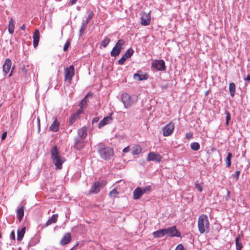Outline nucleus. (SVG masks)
Instances as JSON below:
<instances>
[{
    "label": "nucleus",
    "instance_id": "17",
    "mask_svg": "<svg viewBox=\"0 0 250 250\" xmlns=\"http://www.w3.org/2000/svg\"><path fill=\"white\" fill-rule=\"evenodd\" d=\"M112 114L111 113V115ZM113 119L111 117V115L108 116L107 117H104L103 120H102L99 123L98 125V127L99 128H102V127L104 126V125H108L111 123Z\"/></svg>",
    "mask_w": 250,
    "mask_h": 250
},
{
    "label": "nucleus",
    "instance_id": "41",
    "mask_svg": "<svg viewBox=\"0 0 250 250\" xmlns=\"http://www.w3.org/2000/svg\"><path fill=\"white\" fill-rule=\"evenodd\" d=\"M195 187L199 192H201L203 190L202 186L199 183H195Z\"/></svg>",
    "mask_w": 250,
    "mask_h": 250
},
{
    "label": "nucleus",
    "instance_id": "47",
    "mask_svg": "<svg viewBox=\"0 0 250 250\" xmlns=\"http://www.w3.org/2000/svg\"><path fill=\"white\" fill-rule=\"evenodd\" d=\"M37 122H38V132H40V129H41V124H40V119L39 117L37 118Z\"/></svg>",
    "mask_w": 250,
    "mask_h": 250
},
{
    "label": "nucleus",
    "instance_id": "2",
    "mask_svg": "<svg viewBox=\"0 0 250 250\" xmlns=\"http://www.w3.org/2000/svg\"><path fill=\"white\" fill-rule=\"evenodd\" d=\"M198 228L200 233H208L209 230V222L207 215L202 214L198 218Z\"/></svg>",
    "mask_w": 250,
    "mask_h": 250
},
{
    "label": "nucleus",
    "instance_id": "7",
    "mask_svg": "<svg viewBox=\"0 0 250 250\" xmlns=\"http://www.w3.org/2000/svg\"><path fill=\"white\" fill-rule=\"evenodd\" d=\"M151 66L158 71H165L166 69L165 62L163 60H155L153 61Z\"/></svg>",
    "mask_w": 250,
    "mask_h": 250
},
{
    "label": "nucleus",
    "instance_id": "35",
    "mask_svg": "<svg viewBox=\"0 0 250 250\" xmlns=\"http://www.w3.org/2000/svg\"><path fill=\"white\" fill-rule=\"evenodd\" d=\"M235 244L236 246V249L237 250H241L243 248L242 244L239 241V238L237 237L235 239Z\"/></svg>",
    "mask_w": 250,
    "mask_h": 250
},
{
    "label": "nucleus",
    "instance_id": "32",
    "mask_svg": "<svg viewBox=\"0 0 250 250\" xmlns=\"http://www.w3.org/2000/svg\"><path fill=\"white\" fill-rule=\"evenodd\" d=\"M110 39L108 37H105L104 40L102 42L101 46L105 48L107 46L108 44L110 42Z\"/></svg>",
    "mask_w": 250,
    "mask_h": 250
},
{
    "label": "nucleus",
    "instance_id": "27",
    "mask_svg": "<svg viewBox=\"0 0 250 250\" xmlns=\"http://www.w3.org/2000/svg\"><path fill=\"white\" fill-rule=\"evenodd\" d=\"M153 235L156 238H160L166 235L165 229H161L153 232Z\"/></svg>",
    "mask_w": 250,
    "mask_h": 250
},
{
    "label": "nucleus",
    "instance_id": "34",
    "mask_svg": "<svg viewBox=\"0 0 250 250\" xmlns=\"http://www.w3.org/2000/svg\"><path fill=\"white\" fill-rule=\"evenodd\" d=\"M190 147L192 150L197 151L200 148V145L198 143L194 142L191 144Z\"/></svg>",
    "mask_w": 250,
    "mask_h": 250
},
{
    "label": "nucleus",
    "instance_id": "52",
    "mask_svg": "<svg viewBox=\"0 0 250 250\" xmlns=\"http://www.w3.org/2000/svg\"><path fill=\"white\" fill-rule=\"evenodd\" d=\"M246 81H250V74L247 75L246 78L245 79Z\"/></svg>",
    "mask_w": 250,
    "mask_h": 250
},
{
    "label": "nucleus",
    "instance_id": "31",
    "mask_svg": "<svg viewBox=\"0 0 250 250\" xmlns=\"http://www.w3.org/2000/svg\"><path fill=\"white\" fill-rule=\"evenodd\" d=\"M231 157H232L231 153L230 152H229L228 154V156L225 159V162L226 163L227 167H230L231 166L230 159H231Z\"/></svg>",
    "mask_w": 250,
    "mask_h": 250
},
{
    "label": "nucleus",
    "instance_id": "19",
    "mask_svg": "<svg viewBox=\"0 0 250 250\" xmlns=\"http://www.w3.org/2000/svg\"><path fill=\"white\" fill-rule=\"evenodd\" d=\"M140 73H141V71H138V73H135L133 76V79L139 81L146 80L148 79V76L147 74H143Z\"/></svg>",
    "mask_w": 250,
    "mask_h": 250
},
{
    "label": "nucleus",
    "instance_id": "37",
    "mask_svg": "<svg viewBox=\"0 0 250 250\" xmlns=\"http://www.w3.org/2000/svg\"><path fill=\"white\" fill-rule=\"evenodd\" d=\"M226 115V124L227 126H228L229 125V122L231 119V116L230 114L229 111H226L225 112Z\"/></svg>",
    "mask_w": 250,
    "mask_h": 250
},
{
    "label": "nucleus",
    "instance_id": "8",
    "mask_svg": "<svg viewBox=\"0 0 250 250\" xmlns=\"http://www.w3.org/2000/svg\"><path fill=\"white\" fill-rule=\"evenodd\" d=\"M74 75V67L71 65L64 70V80L68 81L70 83Z\"/></svg>",
    "mask_w": 250,
    "mask_h": 250
},
{
    "label": "nucleus",
    "instance_id": "11",
    "mask_svg": "<svg viewBox=\"0 0 250 250\" xmlns=\"http://www.w3.org/2000/svg\"><path fill=\"white\" fill-rule=\"evenodd\" d=\"M166 235L169 237L180 236V234L179 233L175 227L173 226L169 227L167 229H165Z\"/></svg>",
    "mask_w": 250,
    "mask_h": 250
},
{
    "label": "nucleus",
    "instance_id": "48",
    "mask_svg": "<svg viewBox=\"0 0 250 250\" xmlns=\"http://www.w3.org/2000/svg\"><path fill=\"white\" fill-rule=\"evenodd\" d=\"M78 0H70L68 4L69 5H72L74 4Z\"/></svg>",
    "mask_w": 250,
    "mask_h": 250
},
{
    "label": "nucleus",
    "instance_id": "18",
    "mask_svg": "<svg viewBox=\"0 0 250 250\" xmlns=\"http://www.w3.org/2000/svg\"><path fill=\"white\" fill-rule=\"evenodd\" d=\"M11 64L12 63L11 60L8 58L6 59L3 65V72L5 75L9 72L11 67Z\"/></svg>",
    "mask_w": 250,
    "mask_h": 250
},
{
    "label": "nucleus",
    "instance_id": "29",
    "mask_svg": "<svg viewBox=\"0 0 250 250\" xmlns=\"http://www.w3.org/2000/svg\"><path fill=\"white\" fill-rule=\"evenodd\" d=\"M24 216V207H21L17 210V217L20 222L21 221Z\"/></svg>",
    "mask_w": 250,
    "mask_h": 250
},
{
    "label": "nucleus",
    "instance_id": "53",
    "mask_svg": "<svg viewBox=\"0 0 250 250\" xmlns=\"http://www.w3.org/2000/svg\"><path fill=\"white\" fill-rule=\"evenodd\" d=\"M21 29L22 30H24L25 29V24H23L21 27Z\"/></svg>",
    "mask_w": 250,
    "mask_h": 250
},
{
    "label": "nucleus",
    "instance_id": "20",
    "mask_svg": "<svg viewBox=\"0 0 250 250\" xmlns=\"http://www.w3.org/2000/svg\"><path fill=\"white\" fill-rule=\"evenodd\" d=\"M78 134V138L85 139L87 135V128L86 126H83L79 129Z\"/></svg>",
    "mask_w": 250,
    "mask_h": 250
},
{
    "label": "nucleus",
    "instance_id": "25",
    "mask_svg": "<svg viewBox=\"0 0 250 250\" xmlns=\"http://www.w3.org/2000/svg\"><path fill=\"white\" fill-rule=\"evenodd\" d=\"M26 227L22 228L21 229H18L17 231V240L19 241H21L25 233Z\"/></svg>",
    "mask_w": 250,
    "mask_h": 250
},
{
    "label": "nucleus",
    "instance_id": "39",
    "mask_svg": "<svg viewBox=\"0 0 250 250\" xmlns=\"http://www.w3.org/2000/svg\"><path fill=\"white\" fill-rule=\"evenodd\" d=\"M240 173V171L237 170L236 171H235V174L233 175V178L235 179V181H237L238 180Z\"/></svg>",
    "mask_w": 250,
    "mask_h": 250
},
{
    "label": "nucleus",
    "instance_id": "9",
    "mask_svg": "<svg viewBox=\"0 0 250 250\" xmlns=\"http://www.w3.org/2000/svg\"><path fill=\"white\" fill-rule=\"evenodd\" d=\"M151 16L150 12H142L141 13V25L144 26L148 25L150 23Z\"/></svg>",
    "mask_w": 250,
    "mask_h": 250
},
{
    "label": "nucleus",
    "instance_id": "4",
    "mask_svg": "<svg viewBox=\"0 0 250 250\" xmlns=\"http://www.w3.org/2000/svg\"><path fill=\"white\" fill-rule=\"evenodd\" d=\"M151 190V187L150 186L146 187L144 188L138 187L133 191V199L135 200L139 199L144 193L149 192Z\"/></svg>",
    "mask_w": 250,
    "mask_h": 250
},
{
    "label": "nucleus",
    "instance_id": "1",
    "mask_svg": "<svg viewBox=\"0 0 250 250\" xmlns=\"http://www.w3.org/2000/svg\"><path fill=\"white\" fill-rule=\"evenodd\" d=\"M50 153L53 163L55 165L56 168L62 169V164L65 161V159L60 155L59 151L56 146L52 148Z\"/></svg>",
    "mask_w": 250,
    "mask_h": 250
},
{
    "label": "nucleus",
    "instance_id": "46",
    "mask_svg": "<svg viewBox=\"0 0 250 250\" xmlns=\"http://www.w3.org/2000/svg\"><path fill=\"white\" fill-rule=\"evenodd\" d=\"M6 136H7V132L5 131V132H4L2 134V135H1V140L3 141V140H5V139L6 137Z\"/></svg>",
    "mask_w": 250,
    "mask_h": 250
},
{
    "label": "nucleus",
    "instance_id": "51",
    "mask_svg": "<svg viewBox=\"0 0 250 250\" xmlns=\"http://www.w3.org/2000/svg\"><path fill=\"white\" fill-rule=\"evenodd\" d=\"M22 72L24 74H26L27 73V70H26V69L25 68V66H23L22 68Z\"/></svg>",
    "mask_w": 250,
    "mask_h": 250
},
{
    "label": "nucleus",
    "instance_id": "55",
    "mask_svg": "<svg viewBox=\"0 0 250 250\" xmlns=\"http://www.w3.org/2000/svg\"><path fill=\"white\" fill-rule=\"evenodd\" d=\"M1 238V233L0 232V238Z\"/></svg>",
    "mask_w": 250,
    "mask_h": 250
},
{
    "label": "nucleus",
    "instance_id": "3",
    "mask_svg": "<svg viewBox=\"0 0 250 250\" xmlns=\"http://www.w3.org/2000/svg\"><path fill=\"white\" fill-rule=\"evenodd\" d=\"M98 152L101 157L106 160L110 159L114 155L113 149L112 148L103 145H99Z\"/></svg>",
    "mask_w": 250,
    "mask_h": 250
},
{
    "label": "nucleus",
    "instance_id": "44",
    "mask_svg": "<svg viewBox=\"0 0 250 250\" xmlns=\"http://www.w3.org/2000/svg\"><path fill=\"white\" fill-rule=\"evenodd\" d=\"M10 238L11 239L15 240V234L14 230H12L10 233Z\"/></svg>",
    "mask_w": 250,
    "mask_h": 250
},
{
    "label": "nucleus",
    "instance_id": "10",
    "mask_svg": "<svg viewBox=\"0 0 250 250\" xmlns=\"http://www.w3.org/2000/svg\"><path fill=\"white\" fill-rule=\"evenodd\" d=\"M174 124L170 122L163 128V135L164 136L170 135L173 132L174 129Z\"/></svg>",
    "mask_w": 250,
    "mask_h": 250
},
{
    "label": "nucleus",
    "instance_id": "26",
    "mask_svg": "<svg viewBox=\"0 0 250 250\" xmlns=\"http://www.w3.org/2000/svg\"><path fill=\"white\" fill-rule=\"evenodd\" d=\"M58 214H53L52 216L46 222L45 226L47 227L53 223H56L58 220Z\"/></svg>",
    "mask_w": 250,
    "mask_h": 250
},
{
    "label": "nucleus",
    "instance_id": "49",
    "mask_svg": "<svg viewBox=\"0 0 250 250\" xmlns=\"http://www.w3.org/2000/svg\"><path fill=\"white\" fill-rule=\"evenodd\" d=\"M129 151V146H127V147L124 148L123 150V152L124 153H127Z\"/></svg>",
    "mask_w": 250,
    "mask_h": 250
},
{
    "label": "nucleus",
    "instance_id": "45",
    "mask_svg": "<svg viewBox=\"0 0 250 250\" xmlns=\"http://www.w3.org/2000/svg\"><path fill=\"white\" fill-rule=\"evenodd\" d=\"M85 27H86V24L85 25H83L82 27L80 29V33H81V35L83 34V33L84 32L85 29Z\"/></svg>",
    "mask_w": 250,
    "mask_h": 250
},
{
    "label": "nucleus",
    "instance_id": "5",
    "mask_svg": "<svg viewBox=\"0 0 250 250\" xmlns=\"http://www.w3.org/2000/svg\"><path fill=\"white\" fill-rule=\"evenodd\" d=\"M106 183V181L104 180L101 182H96L94 183L89 189L88 194L90 195L99 193L101 190V187L105 185Z\"/></svg>",
    "mask_w": 250,
    "mask_h": 250
},
{
    "label": "nucleus",
    "instance_id": "40",
    "mask_svg": "<svg viewBox=\"0 0 250 250\" xmlns=\"http://www.w3.org/2000/svg\"><path fill=\"white\" fill-rule=\"evenodd\" d=\"M70 45V42L68 41H67L64 45L63 49V51H66L68 49Z\"/></svg>",
    "mask_w": 250,
    "mask_h": 250
},
{
    "label": "nucleus",
    "instance_id": "23",
    "mask_svg": "<svg viewBox=\"0 0 250 250\" xmlns=\"http://www.w3.org/2000/svg\"><path fill=\"white\" fill-rule=\"evenodd\" d=\"M60 123L58 121L57 118H55L53 123L49 127V130L53 132H57L59 128Z\"/></svg>",
    "mask_w": 250,
    "mask_h": 250
},
{
    "label": "nucleus",
    "instance_id": "50",
    "mask_svg": "<svg viewBox=\"0 0 250 250\" xmlns=\"http://www.w3.org/2000/svg\"><path fill=\"white\" fill-rule=\"evenodd\" d=\"M99 120V117H95L92 120V123L98 122Z\"/></svg>",
    "mask_w": 250,
    "mask_h": 250
},
{
    "label": "nucleus",
    "instance_id": "24",
    "mask_svg": "<svg viewBox=\"0 0 250 250\" xmlns=\"http://www.w3.org/2000/svg\"><path fill=\"white\" fill-rule=\"evenodd\" d=\"M142 147L139 145H135L131 148V153L133 155H137L142 152Z\"/></svg>",
    "mask_w": 250,
    "mask_h": 250
},
{
    "label": "nucleus",
    "instance_id": "22",
    "mask_svg": "<svg viewBox=\"0 0 250 250\" xmlns=\"http://www.w3.org/2000/svg\"><path fill=\"white\" fill-rule=\"evenodd\" d=\"M33 46L36 48L39 43L40 40V32L38 29H36L33 36Z\"/></svg>",
    "mask_w": 250,
    "mask_h": 250
},
{
    "label": "nucleus",
    "instance_id": "28",
    "mask_svg": "<svg viewBox=\"0 0 250 250\" xmlns=\"http://www.w3.org/2000/svg\"><path fill=\"white\" fill-rule=\"evenodd\" d=\"M15 21L11 18L9 21L8 24V32L10 34H13L14 32Z\"/></svg>",
    "mask_w": 250,
    "mask_h": 250
},
{
    "label": "nucleus",
    "instance_id": "15",
    "mask_svg": "<svg viewBox=\"0 0 250 250\" xmlns=\"http://www.w3.org/2000/svg\"><path fill=\"white\" fill-rule=\"evenodd\" d=\"M130 96L126 93H124L122 95V101L125 108H128L131 105Z\"/></svg>",
    "mask_w": 250,
    "mask_h": 250
},
{
    "label": "nucleus",
    "instance_id": "36",
    "mask_svg": "<svg viewBox=\"0 0 250 250\" xmlns=\"http://www.w3.org/2000/svg\"><path fill=\"white\" fill-rule=\"evenodd\" d=\"M118 194H119V192L117 191V190L115 188L113 189L109 193L110 197L114 198L117 197Z\"/></svg>",
    "mask_w": 250,
    "mask_h": 250
},
{
    "label": "nucleus",
    "instance_id": "12",
    "mask_svg": "<svg viewBox=\"0 0 250 250\" xmlns=\"http://www.w3.org/2000/svg\"><path fill=\"white\" fill-rule=\"evenodd\" d=\"M162 158V157L159 154L150 152L147 154L146 160L147 161H155L159 163L161 161Z\"/></svg>",
    "mask_w": 250,
    "mask_h": 250
},
{
    "label": "nucleus",
    "instance_id": "6",
    "mask_svg": "<svg viewBox=\"0 0 250 250\" xmlns=\"http://www.w3.org/2000/svg\"><path fill=\"white\" fill-rule=\"evenodd\" d=\"M125 42L123 40H119L110 52V55L112 57H116L119 55L122 49V46L125 44Z\"/></svg>",
    "mask_w": 250,
    "mask_h": 250
},
{
    "label": "nucleus",
    "instance_id": "54",
    "mask_svg": "<svg viewBox=\"0 0 250 250\" xmlns=\"http://www.w3.org/2000/svg\"><path fill=\"white\" fill-rule=\"evenodd\" d=\"M12 73H13V69L11 70V72H10V74H9V77L12 76Z\"/></svg>",
    "mask_w": 250,
    "mask_h": 250
},
{
    "label": "nucleus",
    "instance_id": "43",
    "mask_svg": "<svg viewBox=\"0 0 250 250\" xmlns=\"http://www.w3.org/2000/svg\"><path fill=\"white\" fill-rule=\"evenodd\" d=\"M175 250H185V249L182 244H179L176 248Z\"/></svg>",
    "mask_w": 250,
    "mask_h": 250
},
{
    "label": "nucleus",
    "instance_id": "16",
    "mask_svg": "<svg viewBox=\"0 0 250 250\" xmlns=\"http://www.w3.org/2000/svg\"><path fill=\"white\" fill-rule=\"evenodd\" d=\"M83 111V109L82 108H80L70 117L69 121V124L70 125H72L79 118L80 114H81Z\"/></svg>",
    "mask_w": 250,
    "mask_h": 250
},
{
    "label": "nucleus",
    "instance_id": "33",
    "mask_svg": "<svg viewBox=\"0 0 250 250\" xmlns=\"http://www.w3.org/2000/svg\"><path fill=\"white\" fill-rule=\"evenodd\" d=\"M87 17L86 18L85 24H87L89 21L93 18L94 13L91 10H88L87 11Z\"/></svg>",
    "mask_w": 250,
    "mask_h": 250
},
{
    "label": "nucleus",
    "instance_id": "14",
    "mask_svg": "<svg viewBox=\"0 0 250 250\" xmlns=\"http://www.w3.org/2000/svg\"><path fill=\"white\" fill-rule=\"evenodd\" d=\"M85 143V139L77 138L75 140L74 147L77 150H80L83 148Z\"/></svg>",
    "mask_w": 250,
    "mask_h": 250
},
{
    "label": "nucleus",
    "instance_id": "42",
    "mask_svg": "<svg viewBox=\"0 0 250 250\" xmlns=\"http://www.w3.org/2000/svg\"><path fill=\"white\" fill-rule=\"evenodd\" d=\"M193 137V134L192 133H190V132H188V133H187L186 134V138L188 139V140H190V139H191Z\"/></svg>",
    "mask_w": 250,
    "mask_h": 250
},
{
    "label": "nucleus",
    "instance_id": "21",
    "mask_svg": "<svg viewBox=\"0 0 250 250\" xmlns=\"http://www.w3.org/2000/svg\"><path fill=\"white\" fill-rule=\"evenodd\" d=\"M71 236L70 233H66L62 237L60 241V244L65 245L68 244L71 242Z\"/></svg>",
    "mask_w": 250,
    "mask_h": 250
},
{
    "label": "nucleus",
    "instance_id": "38",
    "mask_svg": "<svg viewBox=\"0 0 250 250\" xmlns=\"http://www.w3.org/2000/svg\"><path fill=\"white\" fill-rule=\"evenodd\" d=\"M87 104V100H86V96L82 100L81 102L79 104V105L81 106L80 108H82L83 109V107L86 104Z\"/></svg>",
    "mask_w": 250,
    "mask_h": 250
},
{
    "label": "nucleus",
    "instance_id": "30",
    "mask_svg": "<svg viewBox=\"0 0 250 250\" xmlns=\"http://www.w3.org/2000/svg\"><path fill=\"white\" fill-rule=\"evenodd\" d=\"M236 86L234 83H230L229 84V91L231 97L235 95Z\"/></svg>",
    "mask_w": 250,
    "mask_h": 250
},
{
    "label": "nucleus",
    "instance_id": "13",
    "mask_svg": "<svg viewBox=\"0 0 250 250\" xmlns=\"http://www.w3.org/2000/svg\"><path fill=\"white\" fill-rule=\"evenodd\" d=\"M133 52L134 51L132 49L129 48L127 49L122 57L118 60V63L120 65L123 64L127 59L131 57Z\"/></svg>",
    "mask_w": 250,
    "mask_h": 250
}]
</instances>
